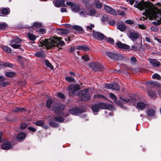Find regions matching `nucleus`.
<instances>
[{"instance_id":"f257e3e1","label":"nucleus","mask_w":161,"mask_h":161,"mask_svg":"<svg viewBox=\"0 0 161 161\" xmlns=\"http://www.w3.org/2000/svg\"><path fill=\"white\" fill-rule=\"evenodd\" d=\"M134 6L140 10L145 9V14L150 19H155L153 22L154 25H158L161 23V10L157 7H151L147 2L136 1Z\"/></svg>"},{"instance_id":"f03ea898","label":"nucleus","mask_w":161,"mask_h":161,"mask_svg":"<svg viewBox=\"0 0 161 161\" xmlns=\"http://www.w3.org/2000/svg\"><path fill=\"white\" fill-rule=\"evenodd\" d=\"M61 38L57 36L53 37L47 40L42 38L40 40L41 45H45L47 49L53 48L56 50H59L61 48L59 46H62L65 44L64 42L61 40Z\"/></svg>"},{"instance_id":"7ed1b4c3","label":"nucleus","mask_w":161,"mask_h":161,"mask_svg":"<svg viewBox=\"0 0 161 161\" xmlns=\"http://www.w3.org/2000/svg\"><path fill=\"white\" fill-rule=\"evenodd\" d=\"M111 98L114 102L117 105L121 106V107H123V106L122 105L126 103H134L136 102V99L135 98H132L131 99H121L120 101L119 102L117 101V98L114 94L112 93H110L109 94Z\"/></svg>"},{"instance_id":"20e7f679","label":"nucleus","mask_w":161,"mask_h":161,"mask_svg":"<svg viewBox=\"0 0 161 161\" xmlns=\"http://www.w3.org/2000/svg\"><path fill=\"white\" fill-rule=\"evenodd\" d=\"M65 107V106L63 104H57V106L53 108V111L55 113H57L58 114L60 115H63L64 117H66L69 115L68 114H65L63 112H61V111L64 109Z\"/></svg>"},{"instance_id":"39448f33","label":"nucleus","mask_w":161,"mask_h":161,"mask_svg":"<svg viewBox=\"0 0 161 161\" xmlns=\"http://www.w3.org/2000/svg\"><path fill=\"white\" fill-rule=\"evenodd\" d=\"M88 92V89H86L80 91L79 94L78 96L81 98V100L85 101L89 100L90 98L89 94H87Z\"/></svg>"},{"instance_id":"423d86ee","label":"nucleus","mask_w":161,"mask_h":161,"mask_svg":"<svg viewBox=\"0 0 161 161\" xmlns=\"http://www.w3.org/2000/svg\"><path fill=\"white\" fill-rule=\"evenodd\" d=\"M80 89V88L79 85L78 84L75 85L72 84L67 88V90L69 92V95H75V92Z\"/></svg>"},{"instance_id":"0eeeda50","label":"nucleus","mask_w":161,"mask_h":161,"mask_svg":"<svg viewBox=\"0 0 161 161\" xmlns=\"http://www.w3.org/2000/svg\"><path fill=\"white\" fill-rule=\"evenodd\" d=\"M21 40L18 37L13 38L10 45L14 48L20 49L21 45L19 44L20 43Z\"/></svg>"},{"instance_id":"6e6552de","label":"nucleus","mask_w":161,"mask_h":161,"mask_svg":"<svg viewBox=\"0 0 161 161\" xmlns=\"http://www.w3.org/2000/svg\"><path fill=\"white\" fill-rule=\"evenodd\" d=\"M92 35L94 39L101 41L104 40L106 38V36L103 34L94 31H93Z\"/></svg>"},{"instance_id":"1a4fd4ad","label":"nucleus","mask_w":161,"mask_h":161,"mask_svg":"<svg viewBox=\"0 0 161 161\" xmlns=\"http://www.w3.org/2000/svg\"><path fill=\"white\" fill-rule=\"evenodd\" d=\"M90 67L95 71H102L103 68V66L98 63H93L90 64Z\"/></svg>"},{"instance_id":"9d476101","label":"nucleus","mask_w":161,"mask_h":161,"mask_svg":"<svg viewBox=\"0 0 161 161\" xmlns=\"http://www.w3.org/2000/svg\"><path fill=\"white\" fill-rule=\"evenodd\" d=\"M104 87L107 89H111L116 91L119 90L120 89L119 86L116 83L105 84Z\"/></svg>"},{"instance_id":"9b49d317","label":"nucleus","mask_w":161,"mask_h":161,"mask_svg":"<svg viewBox=\"0 0 161 161\" xmlns=\"http://www.w3.org/2000/svg\"><path fill=\"white\" fill-rule=\"evenodd\" d=\"M128 37L131 40L134 42L139 37V34L135 32H131L129 33Z\"/></svg>"},{"instance_id":"f8f14e48","label":"nucleus","mask_w":161,"mask_h":161,"mask_svg":"<svg viewBox=\"0 0 161 161\" xmlns=\"http://www.w3.org/2000/svg\"><path fill=\"white\" fill-rule=\"evenodd\" d=\"M67 4L71 6V9L73 12H76L79 11L80 8L78 5L75 4L71 2H67Z\"/></svg>"},{"instance_id":"ddd939ff","label":"nucleus","mask_w":161,"mask_h":161,"mask_svg":"<svg viewBox=\"0 0 161 161\" xmlns=\"http://www.w3.org/2000/svg\"><path fill=\"white\" fill-rule=\"evenodd\" d=\"M147 60L149 62L150 64L154 67H158L160 65V62L155 59L149 58Z\"/></svg>"},{"instance_id":"4468645a","label":"nucleus","mask_w":161,"mask_h":161,"mask_svg":"<svg viewBox=\"0 0 161 161\" xmlns=\"http://www.w3.org/2000/svg\"><path fill=\"white\" fill-rule=\"evenodd\" d=\"M104 8L108 13L114 15H117V13L115 10L108 6L105 5H104Z\"/></svg>"},{"instance_id":"2eb2a0df","label":"nucleus","mask_w":161,"mask_h":161,"mask_svg":"<svg viewBox=\"0 0 161 161\" xmlns=\"http://www.w3.org/2000/svg\"><path fill=\"white\" fill-rule=\"evenodd\" d=\"M54 4V6L57 7L65 6L64 0H56Z\"/></svg>"},{"instance_id":"dca6fc26","label":"nucleus","mask_w":161,"mask_h":161,"mask_svg":"<svg viewBox=\"0 0 161 161\" xmlns=\"http://www.w3.org/2000/svg\"><path fill=\"white\" fill-rule=\"evenodd\" d=\"M12 147V146L10 142H7L4 143L2 146V148L4 150H8L10 149Z\"/></svg>"},{"instance_id":"f3484780","label":"nucleus","mask_w":161,"mask_h":161,"mask_svg":"<svg viewBox=\"0 0 161 161\" xmlns=\"http://www.w3.org/2000/svg\"><path fill=\"white\" fill-rule=\"evenodd\" d=\"M116 45L118 48L121 49H127L129 48L128 45L122 43L120 42H117L116 43Z\"/></svg>"},{"instance_id":"a211bd4d","label":"nucleus","mask_w":161,"mask_h":161,"mask_svg":"<svg viewBox=\"0 0 161 161\" xmlns=\"http://www.w3.org/2000/svg\"><path fill=\"white\" fill-rule=\"evenodd\" d=\"M86 14L91 16H96L98 17L99 16V14H97L96 10L93 8L90 9L89 11L87 12V13H86Z\"/></svg>"},{"instance_id":"6ab92c4d","label":"nucleus","mask_w":161,"mask_h":161,"mask_svg":"<svg viewBox=\"0 0 161 161\" xmlns=\"http://www.w3.org/2000/svg\"><path fill=\"white\" fill-rule=\"evenodd\" d=\"M35 55L38 58H45L46 56L44 51L43 50L36 52L35 53Z\"/></svg>"},{"instance_id":"aec40b11","label":"nucleus","mask_w":161,"mask_h":161,"mask_svg":"<svg viewBox=\"0 0 161 161\" xmlns=\"http://www.w3.org/2000/svg\"><path fill=\"white\" fill-rule=\"evenodd\" d=\"M67 25L69 27H71L73 29L79 32H81L82 31V28L80 26L77 25H71L69 24H67Z\"/></svg>"},{"instance_id":"412c9836","label":"nucleus","mask_w":161,"mask_h":161,"mask_svg":"<svg viewBox=\"0 0 161 161\" xmlns=\"http://www.w3.org/2000/svg\"><path fill=\"white\" fill-rule=\"evenodd\" d=\"M10 12V10L8 8H0V13L2 14L3 16L8 15Z\"/></svg>"},{"instance_id":"4be33fe9","label":"nucleus","mask_w":161,"mask_h":161,"mask_svg":"<svg viewBox=\"0 0 161 161\" xmlns=\"http://www.w3.org/2000/svg\"><path fill=\"white\" fill-rule=\"evenodd\" d=\"M26 134L24 132L19 133L17 136V139L19 140H23L26 137Z\"/></svg>"},{"instance_id":"5701e85b","label":"nucleus","mask_w":161,"mask_h":161,"mask_svg":"<svg viewBox=\"0 0 161 161\" xmlns=\"http://www.w3.org/2000/svg\"><path fill=\"white\" fill-rule=\"evenodd\" d=\"M69 112L72 114L77 115L79 113V110L77 108H74L69 109Z\"/></svg>"},{"instance_id":"b1692460","label":"nucleus","mask_w":161,"mask_h":161,"mask_svg":"<svg viewBox=\"0 0 161 161\" xmlns=\"http://www.w3.org/2000/svg\"><path fill=\"white\" fill-rule=\"evenodd\" d=\"M92 108L94 114L95 115H96L97 114L96 113L97 112L100 108L98 103L93 105Z\"/></svg>"},{"instance_id":"393cba45","label":"nucleus","mask_w":161,"mask_h":161,"mask_svg":"<svg viewBox=\"0 0 161 161\" xmlns=\"http://www.w3.org/2000/svg\"><path fill=\"white\" fill-rule=\"evenodd\" d=\"M94 98H99L104 100H106L108 99L107 97L104 95L98 94L94 95Z\"/></svg>"},{"instance_id":"a878e982","label":"nucleus","mask_w":161,"mask_h":161,"mask_svg":"<svg viewBox=\"0 0 161 161\" xmlns=\"http://www.w3.org/2000/svg\"><path fill=\"white\" fill-rule=\"evenodd\" d=\"M137 106L138 109L142 110L145 108L146 104L143 102H139L137 103Z\"/></svg>"},{"instance_id":"bb28decb","label":"nucleus","mask_w":161,"mask_h":161,"mask_svg":"<svg viewBox=\"0 0 161 161\" xmlns=\"http://www.w3.org/2000/svg\"><path fill=\"white\" fill-rule=\"evenodd\" d=\"M77 49L80 50L84 51H88L89 50L88 47L86 46H78L76 47Z\"/></svg>"},{"instance_id":"cd10ccee","label":"nucleus","mask_w":161,"mask_h":161,"mask_svg":"<svg viewBox=\"0 0 161 161\" xmlns=\"http://www.w3.org/2000/svg\"><path fill=\"white\" fill-rule=\"evenodd\" d=\"M117 28L121 31H123L126 30V27L123 23H122L118 25L117 26Z\"/></svg>"},{"instance_id":"c85d7f7f","label":"nucleus","mask_w":161,"mask_h":161,"mask_svg":"<svg viewBox=\"0 0 161 161\" xmlns=\"http://www.w3.org/2000/svg\"><path fill=\"white\" fill-rule=\"evenodd\" d=\"M147 94L149 97H150L152 98H156L157 96V93L151 90L148 91Z\"/></svg>"},{"instance_id":"c756f323","label":"nucleus","mask_w":161,"mask_h":161,"mask_svg":"<svg viewBox=\"0 0 161 161\" xmlns=\"http://www.w3.org/2000/svg\"><path fill=\"white\" fill-rule=\"evenodd\" d=\"M147 115L150 117H153L155 115V111L152 109H149L147 111Z\"/></svg>"},{"instance_id":"7c9ffc66","label":"nucleus","mask_w":161,"mask_h":161,"mask_svg":"<svg viewBox=\"0 0 161 161\" xmlns=\"http://www.w3.org/2000/svg\"><path fill=\"white\" fill-rule=\"evenodd\" d=\"M13 111L15 113H18L20 112H23L25 110L23 108L16 107L13 109Z\"/></svg>"},{"instance_id":"2f4dec72","label":"nucleus","mask_w":161,"mask_h":161,"mask_svg":"<svg viewBox=\"0 0 161 161\" xmlns=\"http://www.w3.org/2000/svg\"><path fill=\"white\" fill-rule=\"evenodd\" d=\"M2 48L6 52H7L9 53H11L12 50L11 49L7 46H2Z\"/></svg>"},{"instance_id":"473e14b6","label":"nucleus","mask_w":161,"mask_h":161,"mask_svg":"<svg viewBox=\"0 0 161 161\" xmlns=\"http://www.w3.org/2000/svg\"><path fill=\"white\" fill-rule=\"evenodd\" d=\"M42 25L41 23L38 22H34L31 25V27L33 28H39L42 27Z\"/></svg>"},{"instance_id":"72a5a7b5","label":"nucleus","mask_w":161,"mask_h":161,"mask_svg":"<svg viewBox=\"0 0 161 161\" xmlns=\"http://www.w3.org/2000/svg\"><path fill=\"white\" fill-rule=\"evenodd\" d=\"M94 3L96 7L98 8H100L102 7V3L98 0H95Z\"/></svg>"},{"instance_id":"f704fd0d","label":"nucleus","mask_w":161,"mask_h":161,"mask_svg":"<svg viewBox=\"0 0 161 161\" xmlns=\"http://www.w3.org/2000/svg\"><path fill=\"white\" fill-rule=\"evenodd\" d=\"M70 31L66 29H62L60 30L59 33L63 35H66L70 33Z\"/></svg>"},{"instance_id":"c9c22d12","label":"nucleus","mask_w":161,"mask_h":161,"mask_svg":"<svg viewBox=\"0 0 161 161\" xmlns=\"http://www.w3.org/2000/svg\"><path fill=\"white\" fill-rule=\"evenodd\" d=\"M45 64L47 67H49L51 69L53 70V67L52 65L47 60H45L44 61Z\"/></svg>"},{"instance_id":"e433bc0d","label":"nucleus","mask_w":161,"mask_h":161,"mask_svg":"<svg viewBox=\"0 0 161 161\" xmlns=\"http://www.w3.org/2000/svg\"><path fill=\"white\" fill-rule=\"evenodd\" d=\"M55 121L58 122H63L64 121V119L61 117L57 116L54 118Z\"/></svg>"},{"instance_id":"4c0bfd02","label":"nucleus","mask_w":161,"mask_h":161,"mask_svg":"<svg viewBox=\"0 0 161 161\" xmlns=\"http://www.w3.org/2000/svg\"><path fill=\"white\" fill-rule=\"evenodd\" d=\"M114 56V57L113 60L115 61L117 60L122 58V56L121 55L117 53H115Z\"/></svg>"},{"instance_id":"58836bf2","label":"nucleus","mask_w":161,"mask_h":161,"mask_svg":"<svg viewBox=\"0 0 161 161\" xmlns=\"http://www.w3.org/2000/svg\"><path fill=\"white\" fill-rule=\"evenodd\" d=\"M5 75L7 77H12L15 75V74L14 72L9 71L6 72Z\"/></svg>"},{"instance_id":"ea45409f","label":"nucleus","mask_w":161,"mask_h":161,"mask_svg":"<svg viewBox=\"0 0 161 161\" xmlns=\"http://www.w3.org/2000/svg\"><path fill=\"white\" fill-rule=\"evenodd\" d=\"M98 105L100 108L105 109L108 108V106L104 103H98Z\"/></svg>"},{"instance_id":"a19ab883","label":"nucleus","mask_w":161,"mask_h":161,"mask_svg":"<svg viewBox=\"0 0 161 161\" xmlns=\"http://www.w3.org/2000/svg\"><path fill=\"white\" fill-rule=\"evenodd\" d=\"M115 53H113L110 52H107L106 53L107 56L112 59H113Z\"/></svg>"},{"instance_id":"79ce46f5","label":"nucleus","mask_w":161,"mask_h":161,"mask_svg":"<svg viewBox=\"0 0 161 161\" xmlns=\"http://www.w3.org/2000/svg\"><path fill=\"white\" fill-rule=\"evenodd\" d=\"M7 26V24L4 22H2L0 24V29L4 30L6 28Z\"/></svg>"},{"instance_id":"37998d69","label":"nucleus","mask_w":161,"mask_h":161,"mask_svg":"<svg viewBox=\"0 0 161 161\" xmlns=\"http://www.w3.org/2000/svg\"><path fill=\"white\" fill-rule=\"evenodd\" d=\"M28 37L30 40L32 41H34L36 39L35 36L31 33H29L28 34Z\"/></svg>"},{"instance_id":"c03bdc74","label":"nucleus","mask_w":161,"mask_h":161,"mask_svg":"<svg viewBox=\"0 0 161 161\" xmlns=\"http://www.w3.org/2000/svg\"><path fill=\"white\" fill-rule=\"evenodd\" d=\"M105 40H106L107 42L110 44H113L114 43V40L113 39L110 37H106L104 39Z\"/></svg>"},{"instance_id":"a18cd8bd","label":"nucleus","mask_w":161,"mask_h":161,"mask_svg":"<svg viewBox=\"0 0 161 161\" xmlns=\"http://www.w3.org/2000/svg\"><path fill=\"white\" fill-rule=\"evenodd\" d=\"M53 103V101L51 99L48 100L46 102V106L48 108H50L51 107V104Z\"/></svg>"},{"instance_id":"49530a36","label":"nucleus","mask_w":161,"mask_h":161,"mask_svg":"<svg viewBox=\"0 0 161 161\" xmlns=\"http://www.w3.org/2000/svg\"><path fill=\"white\" fill-rule=\"evenodd\" d=\"M146 40L147 42H152V39L151 38L150 36L147 34H146V36L145 37Z\"/></svg>"},{"instance_id":"de8ad7c7","label":"nucleus","mask_w":161,"mask_h":161,"mask_svg":"<svg viewBox=\"0 0 161 161\" xmlns=\"http://www.w3.org/2000/svg\"><path fill=\"white\" fill-rule=\"evenodd\" d=\"M65 80L66 81L69 82H72L74 81V79L72 77L68 76L65 78Z\"/></svg>"},{"instance_id":"09e8293b","label":"nucleus","mask_w":161,"mask_h":161,"mask_svg":"<svg viewBox=\"0 0 161 161\" xmlns=\"http://www.w3.org/2000/svg\"><path fill=\"white\" fill-rule=\"evenodd\" d=\"M3 65L5 67H9L10 68L12 67L13 66V64H12L9 62L4 63L3 64Z\"/></svg>"},{"instance_id":"8fccbe9b","label":"nucleus","mask_w":161,"mask_h":161,"mask_svg":"<svg viewBox=\"0 0 161 161\" xmlns=\"http://www.w3.org/2000/svg\"><path fill=\"white\" fill-rule=\"evenodd\" d=\"M152 78L153 79L160 80V77L158 74L155 73L153 75Z\"/></svg>"},{"instance_id":"3c124183","label":"nucleus","mask_w":161,"mask_h":161,"mask_svg":"<svg viewBox=\"0 0 161 161\" xmlns=\"http://www.w3.org/2000/svg\"><path fill=\"white\" fill-rule=\"evenodd\" d=\"M94 27L93 25L91 24L90 26H86V28L87 29V31H90L92 30V28Z\"/></svg>"},{"instance_id":"603ef678","label":"nucleus","mask_w":161,"mask_h":161,"mask_svg":"<svg viewBox=\"0 0 161 161\" xmlns=\"http://www.w3.org/2000/svg\"><path fill=\"white\" fill-rule=\"evenodd\" d=\"M157 84V83L153 82V81H150L147 82L146 83V84L147 85H151L153 86Z\"/></svg>"},{"instance_id":"864d4df0","label":"nucleus","mask_w":161,"mask_h":161,"mask_svg":"<svg viewBox=\"0 0 161 161\" xmlns=\"http://www.w3.org/2000/svg\"><path fill=\"white\" fill-rule=\"evenodd\" d=\"M43 122L42 120H38L35 123L36 125L38 126H42L43 125Z\"/></svg>"},{"instance_id":"5fc2aeb1","label":"nucleus","mask_w":161,"mask_h":161,"mask_svg":"<svg viewBox=\"0 0 161 161\" xmlns=\"http://www.w3.org/2000/svg\"><path fill=\"white\" fill-rule=\"evenodd\" d=\"M101 19L103 22L106 21L108 20V17L107 15H104L102 16Z\"/></svg>"},{"instance_id":"6e6d98bb","label":"nucleus","mask_w":161,"mask_h":161,"mask_svg":"<svg viewBox=\"0 0 161 161\" xmlns=\"http://www.w3.org/2000/svg\"><path fill=\"white\" fill-rule=\"evenodd\" d=\"M50 124L51 126L54 127H57L58 126V124L52 122H50Z\"/></svg>"},{"instance_id":"4d7b16f0","label":"nucleus","mask_w":161,"mask_h":161,"mask_svg":"<svg viewBox=\"0 0 161 161\" xmlns=\"http://www.w3.org/2000/svg\"><path fill=\"white\" fill-rule=\"evenodd\" d=\"M27 126V125L26 123H22L20 125V127L21 129H24Z\"/></svg>"},{"instance_id":"13d9d810","label":"nucleus","mask_w":161,"mask_h":161,"mask_svg":"<svg viewBox=\"0 0 161 161\" xmlns=\"http://www.w3.org/2000/svg\"><path fill=\"white\" fill-rule=\"evenodd\" d=\"M138 28H140L144 30L146 29V26L144 24H142V25H140L138 24Z\"/></svg>"},{"instance_id":"bf43d9fd","label":"nucleus","mask_w":161,"mask_h":161,"mask_svg":"<svg viewBox=\"0 0 161 161\" xmlns=\"http://www.w3.org/2000/svg\"><path fill=\"white\" fill-rule=\"evenodd\" d=\"M118 14L119 15L121 16H124L125 15V12L122 10H119Z\"/></svg>"},{"instance_id":"052dcab7","label":"nucleus","mask_w":161,"mask_h":161,"mask_svg":"<svg viewBox=\"0 0 161 161\" xmlns=\"http://www.w3.org/2000/svg\"><path fill=\"white\" fill-rule=\"evenodd\" d=\"M39 32L40 34H43L46 32V30L44 29H40L39 30Z\"/></svg>"},{"instance_id":"680f3d73","label":"nucleus","mask_w":161,"mask_h":161,"mask_svg":"<svg viewBox=\"0 0 161 161\" xmlns=\"http://www.w3.org/2000/svg\"><path fill=\"white\" fill-rule=\"evenodd\" d=\"M82 59L84 60L85 61H87L89 59V58L87 56L85 55L82 57Z\"/></svg>"},{"instance_id":"e2e57ef3","label":"nucleus","mask_w":161,"mask_h":161,"mask_svg":"<svg viewBox=\"0 0 161 161\" xmlns=\"http://www.w3.org/2000/svg\"><path fill=\"white\" fill-rule=\"evenodd\" d=\"M58 96L62 98V99H64L65 98V95L63 93H59L58 94Z\"/></svg>"},{"instance_id":"0e129e2a","label":"nucleus","mask_w":161,"mask_h":161,"mask_svg":"<svg viewBox=\"0 0 161 161\" xmlns=\"http://www.w3.org/2000/svg\"><path fill=\"white\" fill-rule=\"evenodd\" d=\"M131 61L132 62L135 63L136 62V59L135 57L133 56L131 58Z\"/></svg>"},{"instance_id":"69168bd1","label":"nucleus","mask_w":161,"mask_h":161,"mask_svg":"<svg viewBox=\"0 0 161 161\" xmlns=\"http://www.w3.org/2000/svg\"><path fill=\"white\" fill-rule=\"evenodd\" d=\"M28 129L33 132H35L36 130L35 128H33L31 127H28Z\"/></svg>"},{"instance_id":"338daca9","label":"nucleus","mask_w":161,"mask_h":161,"mask_svg":"<svg viewBox=\"0 0 161 161\" xmlns=\"http://www.w3.org/2000/svg\"><path fill=\"white\" fill-rule=\"evenodd\" d=\"M86 13H87V12H85V11H82L80 12V15L84 16L87 15Z\"/></svg>"},{"instance_id":"774afa93","label":"nucleus","mask_w":161,"mask_h":161,"mask_svg":"<svg viewBox=\"0 0 161 161\" xmlns=\"http://www.w3.org/2000/svg\"><path fill=\"white\" fill-rule=\"evenodd\" d=\"M125 22L128 24H131L133 23V21L131 20H125Z\"/></svg>"}]
</instances>
